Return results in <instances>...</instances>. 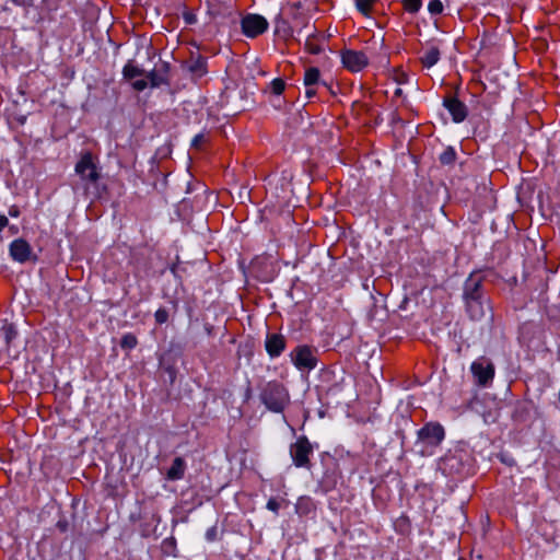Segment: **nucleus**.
Wrapping results in <instances>:
<instances>
[{
	"instance_id": "423d86ee",
	"label": "nucleus",
	"mask_w": 560,
	"mask_h": 560,
	"mask_svg": "<svg viewBox=\"0 0 560 560\" xmlns=\"http://www.w3.org/2000/svg\"><path fill=\"white\" fill-rule=\"evenodd\" d=\"M241 24L243 33L250 38L261 35L268 28L267 20L259 14H246L243 16Z\"/></svg>"
},
{
	"instance_id": "dca6fc26",
	"label": "nucleus",
	"mask_w": 560,
	"mask_h": 560,
	"mask_svg": "<svg viewBox=\"0 0 560 560\" xmlns=\"http://www.w3.org/2000/svg\"><path fill=\"white\" fill-rule=\"evenodd\" d=\"M466 310L472 319H480L485 315V299L465 300Z\"/></svg>"
},
{
	"instance_id": "6ab92c4d",
	"label": "nucleus",
	"mask_w": 560,
	"mask_h": 560,
	"mask_svg": "<svg viewBox=\"0 0 560 560\" xmlns=\"http://www.w3.org/2000/svg\"><path fill=\"white\" fill-rule=\"evenodd\" d=\"M145 74L144 69L139 68L133 65L131 61L127 62L122 69L124 79L133 81L138 77H143Z\"/></svg>"
},
{
	"instance_id": "c756f323",
	"label": "nucleus",
	"mask_w": 560,
	"mask_h": 560,
	"mask_svg": "<svg viewBox=\"0 0 560 560\" xmlns=\"http://www.w3.org/2000/svg\"><path fill=\"white\" fill-rule=\"evenodd\" d=\"M148 86H149V81L147 78L132 81V88L138 92L145 90Z\"/></svg>"
},
{
	"instance_id": "f03ea898",
	"label": "nucleus",
	"mask_w": 560,
	"mask_h": 560,
	"mask_svg": "<svg viewBox=\"0 0 560 560\" xmlns=\"http://www.w3.org/2000/svg\"><path fill=\"white\" fill-rule=\"evenodd\" d=\"M445 438L444 428L438 422L425 423L418 431L417 445L420 446L419 453L422 456L434 454L436 447L440 446Z\"/></svg>"
},
{
	"instance_id": "473e14b6",
	"label": "nucleus",
	"mask_w": 560,
	"mask_h": 560,
	"mask_svg": "<svg viewBox=\"0 0 560 560\" xmlns=\"http://www.w3.org/2000/svg\"><path fill=\"white\" fill-rule=\"evenodd\" d=\"M218 538V528L215 526H212L207 529L206 532V539L208 541H214Z\"/></svg>"
},
{
	"instance_id": "4c0bfd02",
	"label": "nucleus",
	"mask_w": 560,
	"mask_h": 560,
	"mask_svg": "<svg viewBox=\"0 0 560 560\" xmlns=\"http://www.w3.org/2000/svg\"><path fill=\"white\" fill-rule=\"evenodd\" d=\"M13 3L20 7H30L33 4L34 0H12Z\"/></svg>"
},
{
	"instance_id": "0eeeda50",
	"label": "nucleus",
	"mask_w": 560,
	"mask_h": 560,
	"mask_svg": "<svg viewBox=\"0 0 560 560\" xmlns=\"http://www.w3.org/2000/svg\"><path fill=\"white\" fill-rule=\"evenodd\" d=\"M341 61L346 69L359 72L369 65V58L363 51L345 49L341 51Z\"/></svg>"
},
{
	"instance_id": "4be33fe9",
	"label": "nucleus",
	"mask_w": 560,
	"mask_h": 560,
	"mask_svg": "<svg viewBox=\"0 0 560 560\" xmlns=\"http://www.w3.org/2000/svg\"><path fill=\"white\" fill-rule=\"evenodd\" d=\"M144 75L147 77V79L149 81V85L151 88H158L161 84L166 83V79L163 75H161L160 73H158L155 70L145 72Z\"/></svg>"
},
{
	"instance_id": "1a4fd4ad",
	"label": "nucleus",
	"mask_w": 560,
	"mask_h": 560,
	"mask_svg": "<svg viewBox=\"0 0 560 560\" xmlns=\"http://www.w3.org/2000/svg\"><path fill=\"white\" fill-rule=\"evenodd\" d=\"M381 400V387H364V389L358 394V405L368 412L376 410Z\"/></svg>"
},
{
	"instance_id": "9d476101",
	"label": "nucleus",
	"mask_w": 560,
	"mask_h": 560,
	"mask_svg": "<svg viewBox=\"0 0 560 560\" xmlns=\"http://www.w3.org/2000/svg\"><path fill=\"white\" fill-rule=\"evenodd\" d=\"M292 361L299 369L312 370L316 366L317 359L308 346H300L291 353Z\"/></svg>"
},
{
	"instance_id": "39448f33",
	"label": "nucleus",
	"mask_w": 560,
	"mask_h": 560,
	"mask_svg": "<svg viewBox=\"0 0 560 560\" xmlns=\"http://www.w3.org/2000/svg\"><path fill=\"white\" fill-rule=\"evenodd\" d=\"M313 454V445L305 435H301L290 445V456L299 468H311L310 456Z\"/></svg>"
},
{
	"instance_id": "ddd939ff",
	"label": "nucleus",
	"mask_w": 560,
	"mask_h": 560,
	"mask_svg": "<svg viewBox=\"0 0 560 560\" xmlns=\"http://www.w3.org/2000/svg\"><path fill=\"white\" fill-rule=\"evenodd\" d=\"M443 105L447 108L455 122H462L466 119L468 114L467 107L458 98L447 96L443 100Z\"/></svg>"
},
{
	"instance_id": "b1692460",
	"label": "nucleus",
	"mask_w": 560,
	"mask_h": 560,
	"mask_svg": "<svg viewBox=\"0 0 560 560\" xmlns=\"http://www.w3.org/2000/svg\"><path fill=\"white\" fill-rule=\"evenodd\" d=\"M295 508L299 514H308L313 508V502L310 498H300Z\"/></svg>"
},
{
	"instance_id": "c9c22d12",
	"label": "nucleus",
	"mask_w": 560,
	"mask_h": 560,
	"mask_svg": "<svg viewBox=\"0 0 560 560\" xmlns=\"http://www.w3.org/2000/svg\"><path fill=\"white\" fill-rule=\"evenodd\" d=\"M183 18L186 24H195L197 22V18L192 12H184Z\"/></svg>"
},
{
	"instance_id": "e433bc0d",
	"label": "nucleus",
	"mask_w": 560,
	"mask_h": 560,
	"mask_svg": "<svg viewBox=\"0 0 560 560\" xmlns=\"http://www.w3.org/2000/svg\"><path fill=\"white\" fill-rule=\"evenodd\" d=\"M305 88H306V90H305L306 97L311 98V97L315 96L316 89L314 85H305Z\"/></svg>"
},
{
	"instance_id": "f3484780",
	"label": "nucleus",
	"mask_w": 560,
	"mask_h": 560,
	"mask_svg": "<svg viewBox=\"0 0 560 560\" xmlns=\"http://www.w3.org/2000/svg\"><path fill=\"white\" fill-rule=\"evenodd\" d=\"M187 68L194 75L202 77L207 71L206 59L200 56L191 58L187 63Z\"/></svg>"
},
{
	"instance_id": "c03bdc74",
	"label": "nucleus",
	"mask_w": 560,
	"mask_h": 560,
	"mask_svg": "<svg viewBox=\"0 0 560 560\" xmlns=\"http://www.w3.org/2000/svg\"><path fill=\"white\" fill-rule=\"evenodd\" d=\"M58 526H59L60 528H62V529H65V528H66V526L61 525V523H58Z\"/></svg>"
},
{
	"instance_id": "6e6552de",
	"label": "nucleus",
	"mask_w": 560,
	"mask_h": 560,
	"mask_svg": "<svg viewBox=\"0 0 560 560\" xmlns=\"http://www.w3.org/2000/svg\"><path fill=\"white\" fill-rule=\"evenodd\" d=\"M471 373L479 383V385H486L491 382L494 376V365L486 358H480L471 364Z\"/></svg>"
},
{
	"instance_id": "7c9ffc66",
	"label": "nucleus",
	"mask_w": 560,
	"mask_h": 560,
	"mask_svg": "<svg viewBox=\"0 0 560 560\" xmlns=\"http://www.w3.org/2000/svg\"><path fill=\"white\" fill-rule=\"evenodd\" d=\"M305 47L313 55H317L322 51V48L318 45L314 44L311 38H307Z\"/></svg>"
},
{
	"instance_id": "5701e85b",
	"label": "nucleus",
	"mask_w": 560,
	"mask_h": 560,
	"mask_svg": "<svg viewBox=\"0 0 560 560\" xmlns=\"http://www.w3.org/2000/svg\"><path fill=\"white\" fill-rule=\"evenodd\" d=\"M138 345L137 337L131 334H125L120 339V347L125 350H131Z\"/></svg>"
},
{
	"instance_id": "4468645a",
	"label": "nucleus",
	"mask_w": 560,
	"mask_h": 560,
	"mask_svg": "<svg viewBox=\"0 0 560 560\" xmlns=\"http://www.w3.org/2000/svg\"><path fill=\"white\" fill-rule=\"evenodd\" d=\"M265 346L270 357H278L285 348V339L280 334H270L266 338Z\"/></svg>"
},
{
	"instance_id": "7ed1b4c3",
	"label": "nucleus",
	"mask_w": 560,
	"mask_h": 560,
	"mask_svg": "<svg viewBox=\"0 0 560 560\" xmlns=\"http://www.w3.org/2000/svg\"><path fill=\"white\" fill-rule=\"evenodd\" d=\"M261 402L273 412H280L289 404L290 396L285 387H259Z\"/></svg>"
},
{
	"instance_id": "c85d7f7f",
	"label": "nucleus",
	"mask_w": 560,
	"mask_h": 560,
	"mask_svg": "<svg viewBox=\"0 0 560 560\" xmlns=\"http://www.w3.org/2000/svg\"><path fill=\"white\" fill-rule=\"evenodd\" d=\"M154 317L155 322L162 325L168 320V312L166 308L161 307L155 312Z\"/></svg>"
},
{
	"instance_id": "2eb2a0df",
	"label": "nucleus",
	"mask_w": 560,
	"mask_h": 560,
	"mask_svg": "<svg viewBox=\"0 0 560 560\" xmlns=\"http://www.w3.org/2000/svg\"><path fill=\"white\" fill-rule=\"evenodd\" d=\"M186 471V462L182 457H175L171 467L166 472L168 480H179L184 477Z\"/></svg>"
},
{
	"instance_id": "f8f14e48",
	"label": "nucleus",
	"mask_w": 560,
	"mask_h": 560,
	"mask_svg": "<svg viewBox=\"0 0 560 560\" xmlns=\"http://www.w3.org/2000/svg\"><path fill=\"white\" fill-rule=\"evenodd\" d=\"M464 300L485 299L482 289V279L478 275L471 273L464 283Z\"/></svg>"
},
{
	"instance_id": "412c9836",
	"label": "nucleus",
	"mask_w": 560,
	"mask_h": 560,
	"mask_svg": "<svg viewBox=\"0 0 560 560\" xmlns=\"http://www.w3.org/2000/svg\"><path fill=\"white\" fill-rule=\"evenodd\" d=\"M377 0H355L357 9L365 16H369Z\"/></svg>"
},
{
	"instance_id": "9b49d317",
	"label": "nucleus",
	"mask_w": 560,
	"mask_h": 560,
	"mask_svg": "<svg viewBox=\"0 0 560 560\" xmlns=\"http://www.w3.org/2000/svg\"><path fill=\"white\" fill-rule=\"evenodd\" d=\"M9 249L12 259L21 264L30 260L33 255L31 245L23 238L14 240Z\"/></svg>"
},
{
	"instance_id": "a211bd4d",
	"label": "nucleus",
	"mask_w": 560,
	"mask_h": 560,
	"mask_svg": "<svg viewBox=\"0 0 560 560\" xmlns=\"http://www.w3.org/2000/svg\"><path fill=\"white\" fill-rule=\"evenodd\" d=\"M440 59V50L438 47H429L421 56V62L424 67H433Z\"/></svg>"
},
{
	"instance_id": "f704fd0d",
	"label": "nucleus",
	"mask_w": 560,
	"mask_h": 560,
	"mask_svg": "<svg viewBox=\"0 0 560 560\" xmlns=\"http://www.w3.org/2000/svg\"><path fill=\"white\" fill-rule=\"evenodd\" d=\"M4 335H5V342L9 346L11 340L15 337L16 331L13 329V327L10 326L4 329Z\"/></svg>"
},
{
	"instance_id": "a878e982",
	"label": "nucleus",
	"mask_w": 560,
	"mask_h": 560,
	"mask_svg": "<svg viewBox=\"0 0 560 560\" xmlns=\"http://www.w3.org/2000/svg\"><path fill=\"white\" fill-rule=\"evenodd\" d=\"M456 153L453 148H447L440 155V162L444 165H450L455 162Z\"/></svg>"
},
{
	"instance_id": "a18cd8bd",
	"label": "nucleus",
	"mask_w": 560,
	"mask_h": 560,
	"mask_svg": "<svg viewBox=\"0 0 560 560\" xmlns=\"http://www.w3.org/2000/svg\"><path fill=\"white\" fill-rule=\"evenodd\" d=\"M93 195L97 196V188L95 187V191L92 192Z\"/></svg>"
},
{
	"instance_id": "79ce46f5",
	"label": "nucleus",
	"mask_w": 560,
	"mask_h": 560,
	"mask_svg": "<svg viewBox=\"0 0 560 560\" xmlns=\"http://www.w3.org/2000/svg\"><path fill=\"white\" fill-rule=\"evenodd\" d=\"M400 93H401V90H400V89H397L396 94H397V95H400Z\"/></svg>"
},
{
	"instance_id": "cd10ccee",
	"label": "nucleus",
	"mask_w": 560,
	"mask_h": 560,
	"mask_svg": "<svg viewBox=\"0 0 560 560\" xmlns=\"http://www.w3.org/2000/svg\"><path fill=\"white\" fill-rule=\"evenodd\" d=\"M284 89H285V83L282 79H275L271 82V91L273 94H276V95L282 94Z\"/></svg>"
},
{
	"instance_id": "a19ab883",
	"label": "nucleus",
	"mask_w": 560,
	"mask_h": 560,
	"mask_svg": "<svg viewBox=\"0 0 560 560\" xmlns=\"http://www.w3.org/2000/svg\"><path fill=\"white\" fill-rule=\"evenodd\" d=\"M43 1L48 3V4H51L54 7L57 4V0H43Z\"/></svg>"
},
{
	"instance_id": "ea45409f",
	"label": "nucleus",
	"mask_w": 560,
	"mask_h": 560,
	"mask_svg": "<svg viewBox=\"0 0 560 560\" xmlns=\"http://www.w3.org/2000/svg\"><path fill=\"white\" fill-rule=\"evenodd\" d=\"M9 214H10L11 217H19V215H20V211H19L18 207L12 206V207L9 209Z\"/></svg>"
},
{
	"instance_id": "f257e3e1",
	"label": "nucleus",
	"mask_w": 560,
	"mask_h": 560,
	"mask_svg": "<svg viewBox=\"0 0 560 560\" xmlns=\"http://www.w3.org/2000/svg\"><path fill=\"white\" fill-rule=\"evenodd\" d=\"M486 388L479 387L470 401V408L479 413L486 423H493L499 417L502 400L487 392Z\"/></svg>"
},
{
	"instance_id": "bb28decb",
	"label": "nucleus",
	"mask_w": 560,
	"mask_h": 560,
	"mask_svg": "<svg viewBox=\"0 0 560 560\" xmlns=\"http://www.w3.org/2000/svg\"><path fill=\"white\" fill-rule=\"evenodd\" d=\"M443 8V3L440 0H431L428 4V10L433 15L441 14Z\"/></svg>"
},
{
	"instance_id": "aec40b11",
	"label": "nucleus",
	"mask_w": 560,
	"mask_h": 560,
	"mask_svg": "<svg viewBox=\"0 0 560 560\" xmlns=\"http://www.w3.org/2000/svg\"><path fill=\"white\" fill-rule=\"evenodd\" d=\"M320 72L317 68L311 67L305 70L304 74V85H317L320 83L319 81Z\"/></svg>"
},
{
	"instance_id": "58836bf2",
	"label": "nucleus",
	"mask_w": 560,
	"mask_h": 560,
	"mask_svg": "<svg viewBox=\"0 0 560 560\" xmlns=\"http://www.w3.org/2000/svg\"><path fill=\"white\" fill-rule=\"evenodd\" d=\"M9 224V220L5 215H0V232Z\"/></svg>"
},
{
	"instance_id": "2f4dec72",
	"label": "nucleus",
	"mask_w": 560,
	"mask_h": 560,
	"mask_svg": "<svg viewBox=\"0 0 560 560\" xmlns=\"http://www.w3.org/2000/svg\"><path fill=\"white\" fill-rule=\"evenodd\" d=\"M206 140H207L206 136L202 133H199V135L195 136L191 144L194 148L200 149L202 147V144L206 142Z\"/></svg>"
},
{
	"instance_id": "37998d69",
	"label": "nucleus",
	"mask_w": 560,
	"mask_h": 560,
	"mask_svg": "<svg viewBox=\"0 0 560 560\" xmlns=\"http://www.w3.org/2000/svg\"><path fill=\"white\" fill-rule=\"evenodd\" d=\"M249 392H250V390H249V387H248V388L246 389V397H248V396H249Z\"/></svg>"
},
{
	"instance_id": "393cba45",
	"label": "nucleus",
	"mask_w": 560,
	"mask_h": 560,
	"mask_svg": "<svg viewBox=\"0 0 560 560\" xmlns=\"http://www.w3.org/2000/svg\"><path fill=\"white\" fill-rule=\"evenodd\" d=\"M404 9L409 13H417L422 5V0H401Z\"/></svg>"
},
{
	"instance_id": "72a5a7b5",
	"label": "nucleus",
	"mask_w": 560,
	"mask_h": 560,
	"mask_svg": "<svg viewBox=\"0 0 560 560\" xmlns=\"http://www.w3.org/2000/svg\"><path fill=\"white\" fill-rule=\"evenodd\" d=\"M267 509L275 512V513H278L279 509H280V503L277 499L275 498H271L268 500L267 502Z\"/></svg>"
},
{
	"instance_id": "20e7f679",
	"label": "nucleus",
	"mask_w": 560,
	"mask_h": 560,
	"mask_svg": "<svg viewBox=\"0 0 560 560\" xmlns=\"http://www.w3.org/2000/svg\"><path fill=\"white\" fill-rule=\"evenodd\" d=\"M75 173L81 177L83 182H85L83 185L85 195L90 194L91 185L96 186L101 177L97 166L93 162V156L89 152L84 153L75 164Z\"/></svg>"
}]
</instances>
